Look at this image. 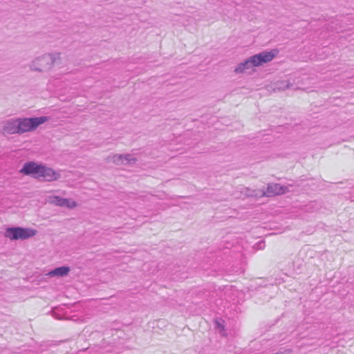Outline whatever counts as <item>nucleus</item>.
<instances>
[{
    "label": "nucleus",
    "instance_id": "nucleus-1",
    "mask_svg": "<svg viewBox=\"0 0 354 354\" xmlns=\"http://www.w3.org/2000/svg\"><path fill=\"white\" fill-rule=\"evenodd\" d=\"M19 173L30 176L33 178L41 180L43 178L46 181L57 180L61 177L59 172L55 171L45 165L35 161H28L23 165Z\"/></svg>",
    "mask_w": 354,
    "mask_h": 354
},
{
    "label": "nucleus",
    "instance_id": "nucleus-2",
    "mask_svg": "<svg viewBox=\"0 0 354 354\" xmlns=\"http://www.w3.org/2000/svg\"><path fill=\"white\" fill-rule=\"evenodd\" d=\"M278 50L273 49L270 51H262L255 54L243 62H241L234 69L236 74L246 73L248 70L252 67H257L272 61L277 55Z\"/></svg>",
    "mask_w": 354,
    "mask_h": 354
},
{
    "label": "nucleus",
    "instance_id": "nucleus-3",
    "mask_svg": "<svg viewBox=\"0 0 354 354\" xmlns=\"http://www.w3.org/2000/svg\"><path fill=\"white\" fill-rule=\"evenodd\" d=\"M60 53L44 54L32 61L30 66L32 71L46 72L50 70L55 65L60 64Z\"/></svg>",
    "mask_w": 354,
    "mask_h": 354
},
{
    "label": "nucleus",
    "instance_id": "nucleus-4",
    "mask_svg": "<svg viewBox=\"0 0 354 354\" xmlns=\"http://www.w3.org/2000/svg\"><path fill=\"white\" fill-rule=\"evenodd\" d=\"M37 232L32 228L14 226L7 227L4 235L11 241L26 240L34 236Z\"/></svg>",
    "mask_w": 354,
    "mask_h": 354
},
{
    "label": "nucleus",
    "instance_id": "nucleus-5",
    "mask_svg": "<svg viewBox=\"0 0 354 354\" xmlns=\"http://www.w3.org/2000/svg\"><path fill=\"white\" fill-rule=\"evenodd\" d=\"M48 120L47 116L32 117V118H19V126L21 135L30 131H35L40 124Z\"/></svg>",
    "mask_w": 354,
    "mask_h": 354
},
{
    "label": "nucleus",
    "instance_id": "nucleus-6",
    "mask_svg": "<svg viewBox=\"0 0 354 354\" xmlns=\"http://www.w3.org/2000/svg\"><path fill=\"white\" fill-rule=\"evenodd\" d=\"M288 192V187L281 185L278 183L268 184L266 190L261 189L260 196L266 197H272L276 195H281Z\"/></svg>",
    "mask_w": 354,
    "mask_h": 354
},
{
    "label": "nucleus",
    "instance_id": "nucleus-7",
    "mask_svg": "<svg viewBox=\"0 0 354 354\" xmlns=\"http://www.w3.org/2000/svg\"><path fill=\"white\" fill-rule=\"evenodd\" d=\"M3 133L21 135L18 118L6 121L2 129Z\"/></svg>",
    "mask_w": 354,
    "mask_h": 354
},
{
    "label": "nucleus",
    "instance_id": "nucleus-8",
    "mask_svg": "<svg viewBox=\"0 0 354 354\" xmlns=\"http://www.w3.org/2000/svg\"><path fill=\"white\" fill-rule=\"evenodd\" d=\"M51 203L57 206L66 207L68 208H73L77 205L75 201H71L68 198H62L59 196H55L52 198Z\"/></svg>",
    "mask_w": 354,
    "mask_h": 354
},
{
    "label": "nucleus",
    "instance_id": "nucleus-9",
    "mask_svg": "<svg viewBox=\"0 0 354 354\" xmlns=\"http://www.w3.org/2000/svg\"><path fill=\"white\" fill-rule=\"evenodd\" d=\"M71 269L68 266H60L53 269L49 271L46 275L50 277H63L68 274Z\"/></svg>",
    "mask_w": 354,
    "mask_h": 354
},
{
    "label": "nucleus",
    "instance_id": "nucleus-10",
    "mask_svg": "<svg viewBox=\"0 0 354 354\" xmlns=\"http://www.w3.org/2000/svg\"><path fill=\"white\" fill-rule=\"evenodd\" d=\"M241 193L246 197H261V189H251L248 187H243Z\"/></svg>",
    "mask_w": 354,
    "mask_h": 354
},
{
    "label": "nucleus",
    "instance_id": "nucleus-11",
    "mask_svg": "<svg viewBox=\"0 0 354 354\" xmlns=\"http://www.w3.org/2000/svg\"><path fill=\"white\" fill-rule=\"evenodd\" d=\"M291 86V84L288 81L278 82L274 84V90H286Z\"/></svg>",
    "mask_w": 354,
    "mask_h": 354
},
{
    "label": "nucleus",
    "instance_id": "nucleus-12",
    "mask_svg": "<svg viewBox=\"0 0 354 354\" xmlns=\"http://www.w3.org/2000/svg\"><path fill=\"white\" fill-rule=\"evenodd\" d=\"M124 165H133L137 162V158L132 156L131 154H122Z\"/></svg>",
    "mask_w": 354,
    "mask_h": 354
},
{
    "label": "nucleus",
    "instance_id": "nucleus-13",
    "mask_svg": "<svg viewBox=\"0 0 354 354\" xmlns=\"http://www.w3.org/2000/svg\"><path fill=\"white\" fill-rule=\"evenodd\" d=\"M112 161L118 165H124L122 154H115L112 157Z\"/></svg>",
    "mask_w": 354,
    "mask_h": 354
},
{
    "label": "nucleus",
    "instance_id": "nucleus-14",
    "mask_svg": "<svg viewBox=\"0 0 354 354\" xmlns=\"http://www.w3.org/2000/svg\"><path fill=\"white\" fill-rule=\"evenodd\" d=\"M216 328L217 329H220L221 330H224V325L219 322L218 321H216L215 322Z\"/></svg>",
    "mask_w": 354,
    "mask_h": 354
}]
</instances>
